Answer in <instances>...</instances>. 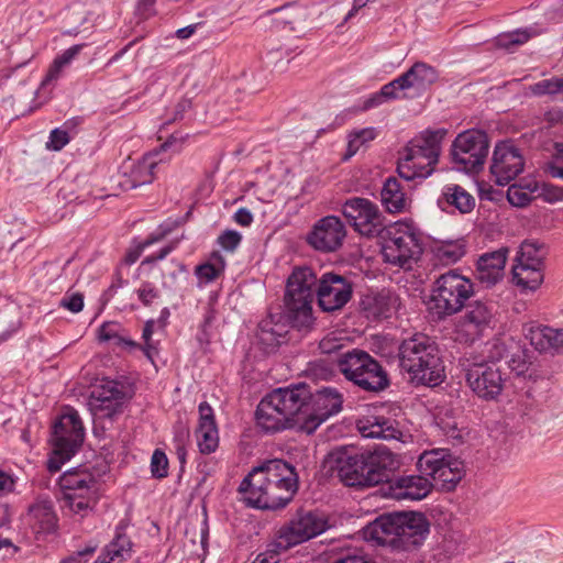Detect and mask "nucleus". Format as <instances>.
I'll return each mask as SVG.
<instances>
[{
    "label": "nucleus",
    "mask_w": 563,
    "mask_h": 563,
    "mask_svg": "<svg viewBox=\"0 0 563 563\" xmlns=\"http://www.w3.org/2000/svg\"><path fill=\"white\" fill-rule=\"evenodd\" d=\"M314 296L322 311L341 310L352 299L353 283L333 272L318 277L311 267H295L287 278L284 296L286 316L294 327L308 328L312 324Z\"/></svg>",
    "instance_id": "f257e3e1"
},
{
    "label": "nucleus",
    "mask_w": 563,
    "mask_h": 563,
    "mask_svg": "<svg viewBox=\"0 0 563 563\" xmlns=\"http://www.w3.org/2000/svg\"><path fill=\"white\" fill-rule=\"evenodd\" d=\"M332 474L349 487L366 488L385 483L399 467V459L386 446L374 451L336 448L324 460Z\"/></svg>",
    "instance_id": "f03ea898"
},
{
    "label": "nucleus",
    "mask_w": 563,
    "mask_h": 563,
    "mask_svg": "<svg viewBox=\"0 0 563 563\" xmlns=\"http://www.w3.org/2000/svg\"><path fill=\"white\" fill-rule=\"evenodd\" d=\"M429 532V520L417 511L384 514L364 528L365 539L400 551L416 550Z\"/></svg>",
    "instance_id": "7ed1b4c3"
},
{
    "label": "nucleus",
    "mask_w": 563,
    "mask_h": 563,
    "mask_svg": "<svg viewBox=\"0 0 563 563\" xmlns=\"http://www.w3.org/2000/svg\"><path fill=\"white\" fill-rule=\"evenodd\" d=\"M317 366L329 373L333 366L340 373L361 389L369 393H380L390 385L387 371L368 352L361 349L336 351L329 354L328 358L318 361Z\"/></svg>",
    "instance_id": "20e7f679"
},
{
    "label": "nucleus",
    "mask_w": 563,
    "mask_h": 563,
    "mask_svg": "<svg viewBox=\"0 0 563 563\" xmlns=\"http://www.w3.org/2000/svg\"><path fill=\"white\" fill-rule=\"evenodd\" d=\"M399 366L410 374L412 382L438 386L445 378L444 363L435 342L427 335L415 334L401 342Z\"/></svg>",
    "instance_id": "39448f33"
},
{
    "label": "nucleus",
    "mask_w": 563,
    "mask_h": 563,
    "mask_svg": "<svg viewBox=\"0 0 563 563\" xmlns=\"http://www.w3.org/2000/svg\"><path fill=\"white\" fill-rule=\"evenodd\" d=\"M85 428L79 413L74 408L56 418L52 426V454L47 461L51 473L60 471L62 465L69 461L82 445Z\"/></svg>",
    "instance_id": "423d86ee"
},
{
    "label": "nucleus",
    "mask_w": 563,
    "mask_h": 563,
    "mask_svg": "<svg viewBox=\"0 0 563 563\" xmlns=\"http://www.w3.org/2000/svg\"><path fill=\"white\" fill-rule=\"evenodd\" d=\"M474 295V283L457 269L441 274L433 283L430 309L439 320L462 311Z\"/></svg>",
    "instance_id": "0eeeda50"
},
{
    "label": "nucleus",
    "mask_w": 563,
    "mask_h": 563,
    "mask_svg": "<svg viewBox=\"0 0 563 563\" xmlns=\"http://www.w3.org/2000/svg\"><path fill=\"white\" fill-rule=\"evenodd\" d=\"M508 378V371L499 360L474 363L465 373V379L471 390L486 401L498 399Z\"/></svg>",
    "instance_id": "6e6552de"
},
{
    "label": "nucleus",
    "mask_w": 563,
    "mask_h": 563,
    "mask_svg": "<svg viewBox=\"0 0 563 563\" xmlns=\"http://www.w3.org/2000/svg\"><path fill=\"white\" fill-rule=\"evenodd\" d=\"M487 134L478 130L460 133L451 145L452 162L465 173L478 172L488 155Z\"/></svg>",
    "instance_id": "1a4fd4ad"
},
{
    "label": "nucleus",
    "mask_w": 563,
    "mask_h": 563,
    "mask_svg": "<svg viewBox=\"0 0 563 563\" xmlns=\"http://www.w3.org/2000/svg\"><path fill=\"white\" fill-rule=\"evenodd\" d=\"M298 490V474L295 466L284 473L273 484H269L264 492L255 497H243L245 504L261 510L284 509L294 498Z\"/></svg>",
    "instance_id": "9d476101"
},
{
    "label": "nucleus",
    "mask_w": 563,
    "mask_h": 563,
    "mask_svg": "<svg viewBox=\"0 0 563 563\" xmlns=\"http://www.w3.org/2000/svg\"><path fill=\"white\" fill-rule=\"evenodd\" d=\"M343 396L334 387H322L311 389V397L308 401V412L306 415L302 432L313 433L318 427L331 416L342 410Z\"/></svg>",
    "instance_id": "9b49d317"
},
{
    "label": "nucleus",
    "mask_w": 563,
    "mask_h": 563,
    "mask_svg": "<svg viewBox=\"0 0 563 563\" xmlns=\"http://www.w3.org/2000/svg\"><path fill=\"white\" fill-rule=\"evenodd\" d=\"M342 213L355 231L366 236L378 235L382 231V213L371 200L361 197L347 199Z\"/></svg>",
    "instance_id": "f8f14e48"
},
{
    "label": "nucleus",
    "mask_w": 563,
    "mask_h": 563,
    "mask_svg": "<svg viewBox=\"0 0 563 563\" xmlns=\"http://www.w3.org/2000/svg\"><path fill=\"white\" fill-rule=\"evenodd\" d=\"M269 394L273 396V402L279 405L288 418H294L296 430L302 432L311 387L306 383H298L276 388Z\"/></svg>",
    "instance_id": "ddd939ff"
},
{
    "label": "nucleus",
    "mask_w": 563,
    "mask_h": 563,
    "mask_svg": "<svg viewBox=\"0 0 563 563\" xmlns=\"http://www.w3.org/2000/svg\"><path fill=\"white\" fill-rule=\"evenodd\" d=\"M294 465L282 460L273 459L265 461L261 465L254 467L241 482L239 486V493L244 497H255L260 493L264 492L269 484H273L284 473H288V470Z\"/></svg>",
    "instance_id": "4468645a"
},
{
    "label": "nucleus",
    "mask_w": 563,
    "mask_h": 563,
    "mask_svg": "<svg viewBox=\"0 0 563 563\" xmlns=\"http://www.w3.org/2000/svg\"><path fill=\"white\" fill-rule=\"evenodd\" d=\"M446 129L426 130L408 142L402 153L406 155V161L421 162L426 167L437 165L441 152V142L446 135Z\"/></svg>",
    "instance_id": "2eb2a0df"
},
{
    "label": "nucleus",
    "mask_w": 563,
    "mask_h": 563,
    "mask_svg": "<svg viewBox=\"0 0 563 563\" xmlns=\"http://www.w3.org/2000/svg\"><path fill=\"white\" fill-rule=\"evenodd\" d=\"M439 71L424 62H416L407 71L393 80L401 99L422 96L437 80Z\"/></svg>",
    "instance_id": "dca6fc26"
},
{
    "label": "nucleus",
    "mask_w": 563,
    "mask_h": 563,
    "mask_svg": "<svg viewBox=\"0 0 563 563\" xmlns=\"http://www.w3.org/2000/svg\"><path fill=\"white\" fill-rule=\"evenodd\" d=\"M346 236V229L336 216H327L318 220L307 236V242L317 251L334 252L340 249Z\"/></svg>",
    "instance_id": "f3484780"
},
{
    "label": "nucleus",
    "mask_w": 563,
    "mask_h": 563,
    "mask_svg": "<svg viewBox=\"0 0 563 563\" xmlns=\"http://www.w3.org/2000/svg\"><path fill=\"white\" fill-rule=\"evenodd\" d=\"M296 544L303 543L327 531L328 518L318 510L299 509L292 518L283 525Z\"/></svg>",
    "instance_id": "a211bd4d"
},
{
    "label": "nucleus",
    "mask_w": 563,
    "mask_h": 563,
    "mask_svg": "<svg viewBox=\"0 0 563 563\" xmlns=\"http://www.w3.org/2000/svg\"><path fill=\"white\" fill-rule=\"evenodd\" d=\"M523 165V157L517 147L504 143L496 145L490 173L497 185H508L522 172Z\"/></svg>",
    "instance_id": "6ab92c4d"
},
{
    "label": "nucleus",
    "mask_w": 563,
    "mask_h": 563,
    "mask_svg": "<svg viewBox=\"0 0 563 563\" xmlns=\"http://www.w3.org/2000/svg\"><path fill=\"white\" fill-rule=\"evenodd\" d=\"M289 328H295L287 319L286 309L284 314L271 313L268 318L258 323L256 338L260 349L265 354L274 353L283 343L287 342ZM299 329L298 327H296Z\"/></svg>",
    "instance_id": "aec40b11"
},
{
    "label": "nucleus",
    "mask_w": 563,
    "mask_h": 563,
    "mask_svg": "<svg viewBox=\"0 0 563 563\" xmlns=\"http://www.w3.org/2000/svg\"><path fill=\"white\" fill-rule=\"evenodd\" d=\"M420 245L415 234L402 233L390 236L383 245L385 262L401 268L410 267L411 261L420 253Z\"/></svg>",
    "instance_id": "412c9836"
},
{
    "label": "nucleus",
    "mask_w": 563,
    "mask_h": 563,
    "mask_svg": "<svg viewBox=\"0 0 563 563\" xmlns=\"http://www.w3.org/2000/svg\"><path fill=\"white\" fill-rule=\"evenodd\" d=\"M508 247L483 253L476 262V279L485 288H490L503 280L508 257Z\"/></svg>",
    "instance_id": "4be33fe9"
},
{
    "label": "nucleus",
    "mask_w": 563,
    "mask_h": 563,
    "mask_svg": "<svg viewBox=\"0 0 563 563\" xmlns=\"http://www.w3.org/2000/svg\"><path fill=\"white\" fill-rule=\"evenodd\" d=\"M394 473L388 481V495L395 499L421 500L426 498L432 489L429 478L421 475L398 476L393 478Z\"/></svg>",
    "instance_id": "5701e85b"
},
{
    "label": "nucleus",
    "mask_w": 563,
    "mask_h": 563,
    "mask_svg": "<svg viewBox=\"0 0 563 563\" xmlns=\"http://www.w3.org/2000/svg\"><path fill=\"white\" fill-rule=\"evenodd\" d=\"M91 398L100 402L99 410L103 412L102 416L112 420L122 412L125 393L121 383L104 378L91 391Z\"/></svg>",
    "instance_id": "b1692460"
},
{
    "label": "nucleus",
    "mask_w": 563,
    "mask_h": 563,
    "mask_svg": "<svg viewBox=\"0 0 563 563\" xmlns=\"http://www.w3.org/2000/svg\"><path fill=\"white\" fill-rule=\"evenodd\" d=\"M282 410L280 406L273 402V396L266 395L258 404L255 412L257 424L268 433H275L285 429H294V418Z\"/></svg>",
    "instance_id": "393cba45"
},
{
    "label": "nucleus",
    "mask_w": 563,
    "mask_h": 563,
    "mask_svg": "<svg viewBox=\"0 0 563 563\" xmlns=\"http://www.w3.org/2000/svg\"><path fill=\"white\" fill-rule=\"evenodd\" d=\"M357 427L365 438L400 440L402 437L400 423L389 417L372 416L365 420H360Z\"/></svg>",
    "instance_id": "a878e982"
},
{
    "label": "nucleus",
    "mask_w": 563,
    "mask_h": 563,
    "mask_svg": "<svg viewBox=\"0 0 563 563\" xmlns=\"http://www.w3.org/2000/svg\"><path fill=\"white\" fill-rule=\"evenodd\" d=\"M475 203V197L456 184L445 185L438 199V206L442 211L452 212L457 210L462 214L471 213Z\"/></svg>",
    "instance_id": "bb28decb"
},
{
    "label": "nucleus",
    "mask_w": 563,
    "mask_h": 563,
    "mask_svg": "<svg viewBox=\"0 0 563 563\" xmlns=\"http://www.w3.org/2000/svg\"><path fill=\"white\" fill-rule=\"evenodd\" d=\"M462 324L476 333L483 332L490 327L494 318L495 306L492 302L474 300L465 302Z\"/></svg>",
    "instance_id": "cd10ccee"
},
{
    "label": "nucleus",
    "mask_w": 563,
    "mask_h": 563,
    "mask_svg": "<svg viewBox=\"0 0 563 563\" xmlns=\"http://www.w3.org/2000/svg\"><path fill=\"white\" fill-rule=\"evenodd\" d=\"M63 497L67 493L92 494L98 492V481L87 470L73 468L65 472L59 478Z\"/></svg>",
    "instance_id": "c85d7f7f"
},
{
    "label": "nucleus",
    "mask_w": 563,
    "mask_h": 563,
    "mask_svg": "<svg viewBox=\"0 0 563 563\" xmlns=\"http://www.w3.org/2000/svg\"><path fill=\"white\" fill-rule=\"evenodd\" d=\"M27 517L35 533L48 534L56 530L57 517L51 503H37L30 506Z\"/></svg>",
    "instance_id": "c756f323"
},
{
    "label": "nucleus",
    "mask_w": 563,
    "mask_h": 563,
    "mask_svg": "<svg viewBox=\"0 0 563 563\" xmlns=\"http://www.w3.org/2000/svg\"><path fill=\"white\" fill-rule=\"evenodd\" d=\"M156 166L157 162L153 157H143L131 165L130 172L124 174V179L120 181V185L129 190L151 184L154 179V168Z\"/></svg>",
    "instance_id": "7c9ffc66"
},
{
    "label": "nucleus",
    "mask_w": 563,
    "mask_h": 563,
    "mask_svg": "<svg viewBox=\"0 0 563 563\" xmlns=\"http://www.w3.org/2000/svg\"><path fill=\"white\" fill-rule=\"evenodd\" d=\"M382 203L389 213H400L406 209L407 197L396 177H388L380 191Z\"/></svg>",
    "instance_id": "2f4dec72"
},
{
    "label": "nucleus",
    "mask_w": 563,
    "mask_h": 563,
    "mask_svg": "<svg viewBox=\"0 0 563 563\" xmlns=\"http://www.w3.org/2000/svg\"><path fill=\"white\" fill-rule=\"evenodd\" d=\"M509 350V353L506 355L508 374L514 373L518 377L525 376L532 365V352L517 342H512Z\"/></svg>",
    "instance_id": "473e14b6"
},
{
    "label": "nucleus",
    "mask_w": 563,
    "mask_h": 563,
    "mask_svg": "<svg viewBox=\"0 0 563 563\" xmlns=\"http://www.w3.org/2000/svg\"><path fill=\"white\" fill-rule=\"evenodd\" d=\"M512 279L522 289L536 290L543 280L542 266L516 264L512 267Z\"/></svg>",
    "instance_id": "72a5a7b5"
},
{
    "label": "nucleus",
    "mask_w": 563,
    "mask_h": 563,
    "mask_svg": "<svg viewBox=\"0 0 563 563\" xmlns=\"http://www.w3.org/2000/svg\"><path fill=\"white\" fill-rule=\"evenodd\" d=\"M433 253L442 265H452L466 254V245L463 240L444 241L435 245Z\"/></svg>",
    "instance_id": "f704fd0d"
},
{
    "label": "nucleus",
    "mask_w": 563,
    "mask_h": 563,
    "mask_svg": "<svg viewBox=\"0 0 563 563\" xmlns=\"http://www.w3.org/2000/svg\"><path fill=\"white\" fill-rule=\"evenodd\" d=\"M445 463V454L442 450H432L423 452L418 461L417 468L421 476L434 479Z\"/></svg>",
    "instance_id": "c9c22d12"
},
{
    "label": "nucleus",
    "mask_w": 563,
    "mask_h": 563,
    "mask_svg": "<svg viewBox=\"0 0 563 563\" xmlns=\"http://www.w3.org/2000/svg\"><path fill=\"white\" fill-rule=\"evenodd\" d=\"M98 492H93L92 494H76V493H67L65 497H63V501L66 507L70 509L76 515H80L81 517H86L89 511H91L98 501Z\"/></svg>",
    "instance_id": "e433bc0d"
},
{
    "label": "nucleus",
    "mask_w": 563,
    "mask_h": 563,
    "mask_svg": "<svg viewBox=\"0 0 563 563\" xmlns=\"http://www.w3.org/2000/svg\"><path fill=\"white\" fill-rule=\"evenodd\" d=\"M271 14H278L276 21L284 26H288L291 31L295 25L306 20V9L298 2H290L283 7L275 8L268 11Z\"/></svg>",
    "instance_id": "4c0bfd02"
},
{
    "label": "nucleus",
    "mask_w": 563,
    "mask_h": 563,
    "mask_svg": "<svg viewBox=\"0 0 563 563\" xmlns=\"http://www.w3.org/2000/svg\"><path fill=\"white\" fill-rule=\"evenodd\" d=\"M525 338L539 352L551 351L553 328L542 324H530L523 328Z\"/></svg>",
    "instance_id": "58836bf2"
},
{
    "label": "nucleus",
    "mask_w": 563,
    "mask_h": 563,
    "mask_svg": "<svg viewBox=\"0 0 563 563\" xmlns=\"http://www.w3.org/2000/svg\"><path fill=\"white\" fill-rule=\"evenodd\" d=\"M108 555H112L119 561L126 560L131 556L132 542L125 533V527L119 525L115 528V536L113 540L106 547Z\"/></svg>",
    "instance_id": "ea45409f"
},
{
    "label": "nucleus",
    "mask_w": 563,
    "mask_h": 563,
    "mask_svg": "<svg viewBox=\"0 0 563 563\" xmlns=\"http://www.w3.org/2000/svg\"><path fill=\"white\" fill-rule=\"evenodd\" d=\"M544 245L538 241H525L517 255V264L543 266Z\"/></svg>",
    "instance_id": "a19ab883"
},
{
    "label": "nucleus",
    "mask_w": 563,
    "mask_h": 563,
    "mask_svg": "<svg viewBox=\"0 0 563 563\" xmlns=\"http://www.w3.org/2000/svg\"><path fill=\"white\" fill-rule=\"evenodd\" d=\"M82 47V44L74 45L64 51L62 55L57 56L54 59L52 66L49 67L47 75L43 79L42 87H45L49 85L52 81L56 80L63 67L68 65L80 53Z\"/></svg>",
    "instance_id": "79ce46f5"
},
{
    "label": "nucleus",
    "mask_w": 563,
    "mask_h": 563,
    "mask_svg": "<svg viewBox=\"0 0 563 563\" xmlns=\"http://www.w3.org/2000/svg\"><path fill=\"white\" fill-rule=\"evenodd\" d=\"M398 175L406 179L427 178L432 174V167H426L421 162L406 161V155L401 153V157L397 165Z\"/></svg>",
    "instance_id": "37998d69"
},
{
    "label": "nucleus",
    "mask_w": 563,
    "mask_h": 563,
    "mask_svg": "<svg viewBox=\"0 0 563 563\" xmlns=\"http://www.w3.org/2000/svg\"><path fill=\"white\" fill-rule=\"evenodd\" d=\"M377 136V131L375 128H364L361 130H355L349 135V143L346 154L343 159H349L353 155H355L358 150L363 146H366L367 143L375 140Z\"/></svg>",
    "instance_id": "c03bdc74"
},
{
    "label": "nucleus",
    "mask_w": 563,
    "mask_h": 563,
    "mask_svg": "<svg viewBox=\"0 0 563 563\" xmlns=\"http://www.w3.org/2000/svg\"><path fill=\"white\" fill-rule=\"evenodd\" d=\"M297 545L289 533L282 526L274 536V539L266 544L265 551L279 561V555Z\"/></svg>",
    "instance_id": "a18cd8bd"
},
{
    "label": "nucleus",
    "mask_w": 563,
    "mask_h": 563,
    "mask_svg": "<svg viewBox=\"0 0 563 563\" xmlns=\"http://www.w3.org/2000/svg\"><path fill=\"white\" fill-rule=\"evenodd\" d=\"M531 95L536 97L555 96L563 93V76H554L549 79H542L529 87Z\"/></svg>",
    "instance_id": "49530a36"
},
{
    "label": "nucleus",
    "mask_w": 563,
    "mask_h": 563,
    "mask_svg": "<svg viewBox=\"0 0 563 563\" xmlns=\"http://www.w3.org/2000/svg\"><path fill=\"white\" fill-rule=\"evenodd\" d=\"M401 99L395 84L389 81L384 85L378 92L373 93L364 100L362 110H369L380 106L384 101Z\"/></svg>",
    "instance_id": "de8ad7c7"
},
{
    "label": "nucleus",
    "mask_w": 563,
    "mask_h": 563,
    "mask_svg": "<svg viewBox=\"0 0 563 563\" xmlns=\"http://www.w3.org/2000/svg\"><path fill=\"white\" fill-rule=\"evenodd\" d=\"M196 435L198 448L201 454H210L218 449V428H198L196 431Z\"/></svg>",
    "instance_id": "09e8293b"
},
{
    "label": "nucleus",
    "mask_w": 563,
    "mask_h": 563,
    "mask_svg": "<svg viewBox=\"0 0 563 563\" xmlns=\"http://www.w3.org/2000/svg\"><path fill=\"white\" fill-rule=\"evenodd\" d=\"M390 298L386 295L378 294L363 300V309L368 310L374 317H388Z\"/></svg>",
    "instance_id": "8fccbe9b"
},
{
    "label": "nucleus",
    "mask_w": 563,
    "mask_h": 563,
    "mask_svg": "<svg viewBox=\"0 0 563 563\" xmlns=\"http://www.w3.org/2000/svg\"><path fill=\"white\" fill-rule=\"evenodd\" d=\"M74 126L73 121H66L63 128H56L51 131L47 148L52 151H60L70 141L68 130Z\"/></svg>",
    "instance_id": "3c124183"
},
{
    "label": "nucleus",
    "mask_w": 563,
    "mask_h": 563,
    "mask_svg": "<svg viewBox=\"0 0 563 563\" xmlns=\"http://www.w3.org/2000/svg\"><path fill=\"white\" fill-rule=\"evenodd\" d=\"M507 199L510 205L522 208L531 202L532 196H530V192L525 190L522 183H519L509 186L507 190Z\"/></svg>",
    "instance_id": "603ef678"
},
{
    "label": "nucleus",
    "mask_w": 563,
    "mask_h": 563,
    "mask_svg": "<svg viewBox=\"0 0 563 563\" xmlns=\"http://www.w3.org/2000/svg\"><path fill=\"white\" fill-rule=\"evenodd\" d=\"M151 473L154 478L162 479L168 475V459L164 451L156 449L151 459Z\"/></svg>",
    "instance_id": "864d4df0"
},
{
    "label": "nucleus",
    "mask_w": 563,
    "mask_h": 563,
    "mask_svg": "<svg viewBox=\"0 0 563 563\" xmlns=\"http://www.w3.org/2000/svg\"><path fill=\"white\" fill-rule=\"evenodd\" d=\"M462 479V473L461 472H451L450 464L443 465L441 471L437 474L434 477V481H438L441 483L442 488L445 490H453L457 483Z\"/></svg>",
    "instance_id": "5fc2aeb1"
},
{
    "label": "nucleus",
    "mask_w": 563,
    "mask_h": 563,
    "mask_svg": "<svg viewBox=\"0 0 563 563\" xmlns=\"http://www.w3.org/2000/svg\"><path fill=\"white\" fill-rule=\"evenodd\" d=\"M174 266L173 271L164 275V280L162 283L163 287L170 291H177L179 289V278H187V269L184 264L176 263Z\"/></svg>",
    "instance_id": "6e6d98bb"
},
{
    "label": "nucleus",
    "mask_w": 563,
    "mask_h": 563,
    "mask_svg": "<svg viewBox=\"0 0 563 563\" xmlns=\"http://www.w3.org/2000/svg\"><path fill=\"white\" fill-rule=\"evenodd\" d=\"M139 300L145 306L150 307L155 299L161 296L159 289L152 282H142L136 290Z\"/></svg>",
    "instance_id": "4d7b16f0"
},
{
    "label": "nucleus",
    "mask_w": 563,
    "mask_h": 563,
    "mask_svg": "<svg viewBox=\"0 0 563 563\" xmlns=\"http://www.w3.org/2000/svg\"><path fill=\"white\" fill-rule=\"evenodd\" d=\"M218 244L227 252H234L242 241V235L234 230H225L218 236Z\"/></svg>",
    "instance_id": "13d9d810"
},
{
    "label": "nucleus",
    "mask_w": 563,
    "mask_h": 563,
    "mask_svg": "<svg viewBox=\"0 0 563 563\" xmlns=\"http://www.w3.org/2000/svg\"><path fill=\"white\" fill-rule=\"evenodd\" d=\"M59 307L73 313H78L84 308V295L81 292L67 291L60 299Z\"/></svg>",
    "instance_id": "bf43d9fd"
},
{
    "label": "nucleus",
    "mask_w": 563,
    "mask_h": 563,
    "mask_svg": "<svg viewBox=\"0 0 563 563\" xmlns=\"http://www.w3.org/2000/svg\"><path fill=\"white\" fill-rule=\"evenodd\" d=\"M98 548V543L89 541L82 550H78L69 556L63 559L60 563H86L88 558L91 556Z\"/></svg>",
    "instance_id": "052dcab7"
},
{
    "label": "nucleus",
    "mask_w": 563,
    "mask_h": 563,
    "mask_svg": "<svg viewBox=\"0 0 563 563\" xmlns=\"http://www.w3.org/2000/svg\"><path fill=\"white\" fill-rule=\"evenodd\" d=\"M156 324V321L154 319H150L145 322L143 332H142V339L144 341V345L139 347L144 352L147 358L152 360V351L155 350V347L152 344V335L154 332V327Z\"/></svg>",
    "instance_id": "680f3d73"
},
{
    "label": "nucleus",
    "mask_w": 563,
    "mask_h": 563,
    "mask_svg": "<svg viewBox=\"0 0 563 563\" xmlns=\"http://www.w3.org/2000/svg\"><path fill=\"white\" fill-rule=\"evenodd\" d=\"M198 410H199L198 428H217L213 409L207 401L200 402Z\"/></svg>",
    "instance_id": "e2e57ef3"
},
{
    "label": "nucleus",
    "mask_w": 563,
    "mask_h": 563,
    "mask_svg": "<svg viewBox=\"0 0 563 563\" xmlns=\"http://www.w3.org/2000/svg\"><path fill=\"white\" fill-rule=\"evenodd\" d=\"M539 196L548 202H556L563 199V188L550 183H542Z\"/></svg>",
    "instance_id": "0e129e2a"
},
{
    "label": "nucleus",
    "mask_w": 563,
    "mask_h": 563,
    "mask_svg": "<svg viewBox=\"0 0 563 563\" xmlns=\"http://www.w3.org/2000/svg\"><path fill=\"white\" fill-rule=\"evenodd\" d=\"M222 273L223 271L218 269V267H216L209 262L198 265L196 267L197 277L201 280H205L206 283L216 280Z\"/></svg>",
    "instance_id": "69168bd1"
},
{
    "label": "nucleus",
    "mask_w": 563,
    "mask_h": 563,
    "mask_svg": "<svg viewBox=\"0 0 563 563\" xmlns=\"http://www.w3.org/2000/svg\"><path fill=\"white\" fill-rule=\"evenodd\" d=\"M136 14L140 19L146 20L155 14V0H139Z\"/></svg>",
    "instance_id": "338daca9"
},
{
    "label": "nucleus",
    "mask_w": 563,
    "mask_h": 563,
    "mask_svg": "<svg viewBox=\"0 0 563 563\" xmlns=\"http://www.w3.org/2000/svg\"><path fill=\"white\" fill-rule=\"evenodd\" d=\"M119 325L115 323H103L99 328V340L100 341H111V339H115L117 334H119Z\"/></svg>",
    "instance_id": "774afa93"
}]
</instances>
